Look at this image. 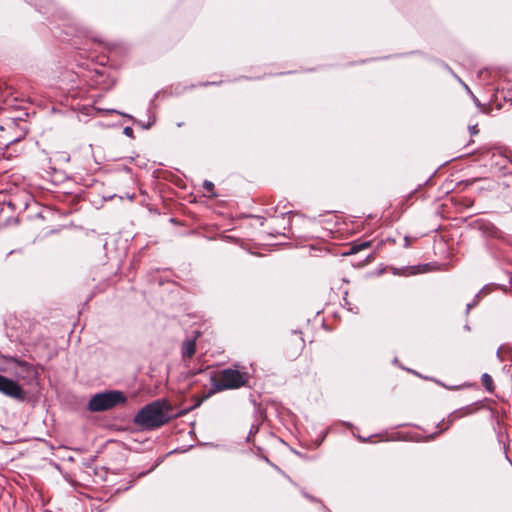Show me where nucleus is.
I'll return each instance as SVG.
<instances>
[{
    "mask_svg": "<svg viewBox=\"0 0 512 512\" xmlns=\"http://www.w3.org/2000/svg\"><path fill=\"white\" fill-rule=\"evenodd\" d=\"M177 417L166 400H157L144 406L135 416V423L147 429H155Z\"/></svg>",
    "mask_w": 512,
    "mask_h": 512,
    "instance_id": "1",
    "label": "nucleus"
},
{
    "mask_svg": "<svg viewBox=\"0 0 512 512\" xmlns=\"http://www.w3.org/2000/svg\"><path fill=\"white\" fill-rule=\"evenodd\" d=\"M0 392L12 398H24V392L21 386L18 385L15 381L2 375H0Z\"/></svg>",
    "mask_w": 512,
    "mask_h": 512,
    "instance_id": "4",
    "label": "nucleus"
},
{
    "mask_svg": "<svg viewBox=\"0 0 512 512\" xmlns=\"http://www.w3.org/2000/svg\"><path fill=\"white\" fill-rule=\"evenodd\" d=\"M214 185L212 182L210 181H205L204 182V188L208 191H211L213 189Z\"/></svg>",
    "mask_w": 512,
    "mask_h": 512,
    "instance_id": "10",
    "label": "nucleus"
},
{
    "mask_svg": "<svg viewBox=\"0 0 512 512\" xmlns=\"http://www.w3.org/2000/svg\"><path fill=\"white\" fill-rule=\"evenodd\" d=\"M126 402L123 392L117 390L95 394L89 401L88 408L92 412H100Z\"/></svg>",
    "mask_w": 512,
    "mask_h": 512,
    "instance_id": "3",
    "label": "nucleus"
},
{
    "mask_svg": "<svg viewBox=\"0 0 512 512\" xmlns=\"http://www.w3.org/2000/svg\"><path fill=\"white\" fill-rule=\"evenodd\" d=\"M124 133H125L126 135H131V134H132V129H131L130 127H126V128L124 129Z\"/></svg>",
    "mask_w": 512,
    "mask_h": 512,
    "instance_id": "11",
    "label": "nucleus"
},
{
    "mask_svg": "<svg viewBox=\"0 0 512 512\" xmlns=\"http://www.w3.org/2000/svg\"><path fill=\"white\" fill-rule=\"evenodd\" d=\"M481 382H482V385L486 388L487 391L489 392H492L493 391V380H492V377L487 374V373H484L481 377Z\"/></svg>",
    "mask_w": 512,
    "mask_h": 512,
    "instance_id": "8",
    "label": "nucleus"
},
{
    "mask_svg": "<svg viewBox=\"0 0 512 512\" xmlns=\"http://www.w3.org/2000/svg\"><path fill=\"white\" fill-rule=\"evenodd\" d=\"M249 381V373L245 368L237 366L217 371L211 377V384L216 391L239 389Z\"/></svg>",
    "mask_w": 512,
    "mask_h": 512,
    "instance_id": "2",
    "label": "nucleus"
},
{
    "mask_svg": "<svg viewBox=\"0 0 512 512\" xmlns=\"http://www.w3.org/2000/svg\"><path fill=\"white\" fill-rule=\"evenodd\" d=\"M17 364L24 370L26 371L28 374H33L34 373V369L32 367V365L26 363V362H20V361H17Z\"/></svg>",
    "mask_w": 512,
    "mask_h": 512,
    "instance_id": "9",
    "label": "nucleus"
},
{
    "mask_svg": "<svg viewBox=\"0 0 512 512\" xmlns=\"http://www.w3.org/2000/svg\"><path fill=\"white\" fill-rule=\"evenodd\" d=\"M289 345H294L295 346V350L294 351H287L288 355L290 357H296L301 351L302 349L304 348V340L303 338L301 337V335L295 333L292 338L289 340Z\"/></svg>",
    "mask_w": 512,
    "mask_h": 512,
    "instance_id": "5",
    "label": "nucleus"
},
{
    "mask_svg": "<svg viewBox=\"0 0 512 512\" xmlns=\"http://www.w3.org/2000/svg\"><path fill=\"white\" fill-rule=\"evenodd\" d=\"M496 233H497V229L493 225H491L490 234L495 235Z\"/></svg>",
    "mask_w": 512,
    "mask_h": 512,
    "instance_id": "12",
    "label": "nucleus"
},
{
    "mask_svg": "<svg viewBox=\"0 0 512 512\" xmlns=\"http://www.w3.org/2000/svg\"><path fill=\"white\" fill-rule=\"evenodd\" d=\"M196 342L195 339L186 340L182 345L183 358H191L195 354Z\"/></svg>",
    "mask_w": 512,
    "mask_h": 512,
    "instance_id": "6",
    "label": "nucleus"
},
{
    "mask_svg": "<svg viewBox=\"0 0 512 512\" xmlns=\"http://www.w3.org/2000/svg\"><path fill=\"white\" fill-rule=\"evenodd\" d=\"M371 246L370 241H363L361 243H354L350 247V251L348 254H356L361 250H364L366 248H369Z\"/></svg>",
    "mask_w": 512,
    "mask_h": 512,
    "instance_id": "7",
    "label": "nucleus"
}]
</instances>
